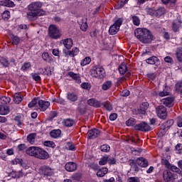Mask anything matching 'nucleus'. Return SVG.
Here are the masks:
<instances>
[{
  "label": "nucleus",
  "instance_id": "1",
  "mask_svg": "<svg viewBox=\"0 0 182 182\" xmlns=\"http://www.w3.org/2000/svg\"><path fill=\"white\" fill-rule=\"evenodd\" d=\"M43 6V4L41 1H33L28 6V12L26 14V18L32 22L36 21L39 16L46 15V11L41 8Z\"/></svg>",
  "mask_w": 182,
  "mask_h": 182
},
{
  "label": "nucleus",
  "instance_id": "2",
  "mask_svg": "<svg viewBox=\"0 0 182 182\" xmlns=\"http://www.w3.org/2000/svg\"><path fill=\"white\" fill-rule=\"evenodd\" d=\"M134 36L141 43H151L154 39L153 34L147 28H136L134 31Z\"/></svg>",
  "mask_w": 182,
  "mask_h": 182
},
{
  "label": "nucleus",
  "instance_id": "3",
  "mask_svg": "<svg viewBox=\"0 0 182 182\" xmlns=\"http://www.w3.org/2000/svg\"><path fill=\"white\" fill-rule=\"evenodd\" d=\"M26 154L40 159V160H47L49 157V154L43 149L38 146H30L26 150Z\"/></svg>",
  "mask_w": 182,
  "mask_h": 182
},
{
  "label": "nucleus",
  "instance_id": "4",
  "mask_svg": "<svg viewBox=\"0 0 182 182\" xmlns=\"http://www.w3.org/2000/svg\"><path fill=\"white\" fill-rule=\"evenodd\" d=\"M90 75L92 77H97L98 79H103L106 76L105 68L100 65H94L90 70Z\"/></svg>",
  "mask_w": 182,
  "mask_h": 182
},
{
  "label": "nucleus",
  "instance_id": "5",
  "mask_svg": "<svg viewBox=\"0 0 182 182\" xmlns=\"http://www.w3.org/2000/svg\"><path fill=\"white\" fill-rule=\"evenodd\" d=\"M38 173L43 177H50L55 174V169L50 168L49 166L43 165L38 169Z\"/></svg>",
  "mask_w": 182,
  "mask_h": 182
},
{
  "label": "nucleus",
  "instance_id": "6",
  "mask_svg": "<svg viewBox=\"0 0 182 182\" xmlns=\"http://www.w3.org/2000/svg\"><path fill=\"white\" fill-rule=\"evenodd\" d=\"M48 36H50L51 39H59V38L62 36V34L56 26L50 25L48 28Z\"/></svg>",
  "mask_w": 182,
  "mask_h": 182
},
{
  "label": "nucleus",
  "instance_id": "7",
  "mask_svg": "<svg viewBox=\"0 0 182 182\" xmlns=\"http://www.w3.org/2000/svg\"><path fill=\"white\" fill-rule=\"evenodd\" d=\"M156 112L158 117L164 120L167 117V109L163 106L159 105L156 108Z\"/></svg>",
  "mask_w": 182,
  "mask_h": 182
},
{
  "label": "nucleus",
  "instance_id": "8",
  "mask_svg": "<svg viewBox=\"0 0 182 182\" xmlns=\"http://www.w3.org/2000/svg\"><path fill=\"white\" fill-rule=\"evenodd\" d=\"M163 178L165 182H174L176 180L174 174L168 170L163 172Z\"/></svg>",
  "mask_w": 182,
  "mask_h": 182
},
{
  "label": "nucleus",
  "instance_id": "9",
  "mask_svg": "<svg viewBox=\"0 0 182 182\" xmlns=\"http://www.w3.org/2000/svg\"><path fill=\"white\" fill-rule=\"evenodd\" d=\"M161 105L166 106V107H173L174 106V97H168L161 100Z\"/></svg>",
  "mask_w": 182,
  "mask_h": 182
},
{
  "label": "nucleus",
  "instance_id": "10",
  "mask_svg": "<svg viewBox=\"0 0 182 182\" xmlns=\"http://www.w3.org/2000/svg\"><path fill=\"white\" fill-rule=\"evenodd\" d=\"M135 130H139L140 132H149L151 130L150 125L146 122H142L139 124L135 125Z\"/></svg>",
  "mask_w": 182,
  "mask_h": 182
},
{
  "label": "nucleus",
  "instance_id": "11",
  "mask_svg": "<svg viewBox=\"0 0 182 182\" xmlns=\"http://www.w3.org/2000/svg\"><path fill=\"white\" fill-rule=\"evenodd\" d=\"M38 106L41 112H45L50 106V102L43 100H38Z\"/></svg>",
  "mask_w": 182,
  "mask_h": 182
},
{
  "label": "nucleus",
  "instance_id": "12",
  "mask_svg": "<svg viewBox=\"0 0 182 182\" xmlns=\"http://www.w3.org/2000/svg\"><path fill=\"white\" fill-rule=\"evenodd\" d=\"M146 63H148V65H156V66H159V65H160V60L156 56H151L146 60Z\"/></svg>",
  "mask_w": 182,
  "mask_h": 182
},
{
  "label": "nucleus",
  "instance_id": "13",
  "mask_svg": "<svg viewBox=\"0 0 182 182\" xmlns=\"http://www.w3.org/2000/svg\"><path fill=\"white\" fill-rule=\"evenodd\" d=\"M65 168L66 171H76L77 169V165L75 162H68L65 164Z\"/></svg>",
  "mask_w": 182,
  "mask_h": 182
},
{
  "label": "nucleus",
  "instance_id": "14",
  "mask_svg": "<svg viewBox=\"0 0 182 182\" xmlns=\"http://www.w3.org/2000/svg\"><path fill=\"white\" fill-rule=\"evenodd\" d=\"M87 134L88 138L91 139H96L100 134V131L97 129H92L88 132Z\"/></svg>",
  "mask_w": 182,
  "mask_h": 182
},
{
  "label": "nucleus",
  "instance_id": "15",
  "mask_svg": "<svg viewBox=\"0 0 182 182\" xmlns=\"http://www.w3.org/2000/svg\"><path fill=\"white\" fill-rule=\"evenodd\" d=\"M135 162L138 166H139V167H147V166H149V161L143 157L138 158Z\"/></svg>",
  "mask_w": 182,
  "mask_h": 182
},
{
  "label": "nucleus",
  "instance_id": "16",
  "mask_svg": "<svg viewBox=\"0 0 182 182\" xmlns=\"http://www.w3.org/2000/svg\"><path fill=\"white\" fill-rule=\"evenodd\" d=\"M68 76H70V77H72V79H73V80H75L76 83H82V80L80 79V75L79 74H76L73 72H69Z\"/></svg>",
  "mask_w": 182,
  "mask_h": 182
},
{
  "label": "nucleus",
  "instance_id": "17",
  "mask_svg": "<svg viewBox=\"0 0 182 182\" xmlns=\"http://www.w3.org/2000/svg\"><path fill=\"white\" fill-rule=\"evenodd\" d=\"M149 109V103L147 102H143L140 107L139 109H138V113L139 114H146V110Z\"/></svg>",
  "mask_w": 182,
  "mask_h": 182
},
{
  "label": "nucleus",
  "instance_id": "18",
  "mask_svg": "<svg viewBox=\"0 0 182 182\" xmlns=\"http://www.w3.org/2000/svg\"><path fill=\"white\" fill-rule=\"evenodd\" d=\"M0 5L2 6H7L8 8H14L15 6V3L11 0H2L0 1Z\"/></svg>",
  "mask_w": 182,
  "mask_h": 182
},
{
  "label": "nucleus",
  "instance_id": "19",
  "mask_svg": "<svg viewBox=\"0 0 182 182\" xmlns=\"http://www.w3.org/2000/svg\"><path fill=\"white\" fill-rule=\"evenodd\" d=\"M180 28H181V23L178 20H174L172 23V30L174 32H178Z\"/></svg>",
  "mask_w": 182,
  "mask_h": 182
},
{
  "label": "nucleus",
  "instance_id": "20",
  "mask_svg": "<svg viewBox=\"0 0 182 182\" xmlns=\"http://www.w3.org/2000/svg\"><path fill=\"white\" fill-rule=\"evenodd\" d=\"M87 105L92 106L93 107H100L102 103L95 99H90L87 101Z\"/></svg>",
  "mask_w": 182,
  "mask_h": 182
},
{
  "label": "nucleus",
  "instance_id": "21",
  "mask_svg": "<svg viewBox=\"0 0 182 182\" xmlns=\"http://www.w3.org/2000/svg\"><path fill=\"white\" fill-rule=\"evenodd\" d=\"M63 45L66 49H71L73 46V40L72 38H66L63 40Z\"/></svg>",
  "mask_w": 182,
  "mask_h": 182
},
{
  "label": "nucleus",
  "instance_id": "22",
  "mask_svg": "<svg viewBox=\"0 0 182 182\" xmlns=\"http://www.w3.org/2000/svg\"><path fill=\"white\" fill-rule=\"evenodd\" d=\"M23 100V97L21 95V92L15 93L14 95V102L16 103V105H19L21 102Z\"/></svg>",
  "mask_w": 182,
  "mask_h": 182
},
{
  "label": "nucleus",
  "instance_id": "23",
  "mask_svg": "<svg viewBox=\"0 0 182 182\" xmlns=\"http://www.w3.org/2000/svg\"><path fill=\"white\" fill-rule=\"evenodd\" d=\"M10 176H11L12 178H21V177H23V172L22 171L18 172L13 171L10 173Z\"/></svg>",
  "mask_w": 182,
  "mask_h": 182
},
{
  "label": "nucleus",
  "instance_id": "24",
  "mask_svg": "<svg viewBox=\"0 0 182 182\" xmlns=\"http://www.w3.org/2000/svg\"><path fill=\"white\" fill-rule=\"evenodd\" d=\"M62 131L60 129H53L50 132V136H51L53 139H58V137H60V134Z\"/></svg>",
  "mask_w": 182,
  "mask_h": 182
},
{
  "label": "nucleus",
  "instance_id": "25",
  "mask_svg": "<svg viewBox=\"0 0 182 182\" xmlns=\"http://www.w3.org/2000/svg\"><path fill=\"white\" fill-rule=\"evenodd\" d=\"M109 172V169L107 168H102L97 171V177H105L106 174Z\"/></svg>",
  "mask_w": 182,
  "mask_h": 182
},
{
  "label": "nucleus",
  "instance_id": "26",
  "mask_svg": "<svg viewBox=\"0 0 182 182\" xmlns=\"http://www.w3.org/2000/svg\"><path fill=\"white\" fill-rule=\"evenodd\" d=\"M176 56L178 62L182 63V47H179L176 49Z\"/></svg>",
  "mask_w": 182,
  "mask_h": 182
},
{
  "label": "nucleus",
  "instance_id": "27",
  "mask_svg": "<svg viewBox=\"0 0 182 182\" xmlns=\"http://www.w3.org/2000/svg\"><path fill=\"white\" fill-rule=\"evenodd\" d=\"M9 113V107L6 105H0V114L5 115Z\"/></svg>",
  "mask_w": 182,
  "mask_h": 182
},
{
  "label": "nucleus",
  "instance_id": "28",
  "mask_svg": "<svg viewBox=\"0 0 182 182\" xmlns=\"http://www.w3.org/2000/svg\"><path fill=\"white\" fill-rule=\"evenodd\" d=\"M36 139V133H32L28 135L27 136V141L30 144H33L35 143V140Z\"/></svg>",
  "mask_w": 182,
  "mask_h": 182
},
{
  "label": "nucleus",
  "instance_id": "29",
  "mask_svg": "<svg viewBox=\"0 0 182 182\" xmlns=\"http://www.w3.org/2000/svg\"><path fill=\"white\" fill-rule=\"evenodd\" d=\"M129 166H131V168H132L133 171L137 172L139 171V166H137V164L136 163V161H134V160H132L130 159L129 161Z\"/></svg>",
  "mask_w": 182,
  "mask_h": 182
},
{
  "label": "nucleus",
  "instance_id": "30",
  "mask_svg": "<svg viewBox=\"0 0 182 182\" xmlns=\"http://www.w3.org/2000/svg\"><path fill=\"white\" fill-rule=\"evenodd\" d=\"M77 53H79V48L75 47L72 49V50H69L68 52V55L70 56V58H75Z\"/></svg>",
  "mask_w": 182,
  "mask_h": 182
},
{
  "label": "nucleus",
  "instance_id": "31",
  "mask_svg": "<svg viewBox=\"0 0 182 182\" xmlns=\"http://www.w3.org/2000/svg\"><path fill=\"white\" fill-rule=\"evenodd\" d=\"M112 85L113 82H112V81H106L102 84V90H109Z\"/></svg>",
  "mask_w": 182,
  "mask_h": 182
},
{
  "label": "nucleus",
  "instance_id": "32",
  "mask_svg": "<svg viewBox=\"0 0 182 182\" xmlns=\"http://www.w3.org/2000/svg\"><path fill=\"white\" fill-rule=\"evenodd\" d=\"M67 98L70 102H76V100H77V95L75 93L68 92L67 94Z\"/></svg>",
  "mask_w": 182,
  "mask_h": 182
},
{
  "label": "nucleus",
  "instance_id": "33",
  "mask_svg": "<svg viewBox=\"0 0 182 182\" xmlns=\"http://www.w3.org/2000/svg\"><path fill=\"white\" fill-rule=\"evenodd\" d=\"M165 14H166V9L161 7L156 10L155 16L160 18V16L164 15Z\"/></svg>",
  "mask_w": 182,
  "mask_h": 182
},
{
  "label": "nucleus",
  "instance_id": "34",
  "mask_svg": "<svg viewBox=\"0 0 182 182\" xmlns=\"http://www.w3.org/2000/svg\"><path fill=\"white\" fill-rule=\"evenodd\" d=\"M119 29L120 28H118L116 26H114V24H112L109 29V34L116 35V33L119 32Z\"/></svg>",
  "mask_w": 182,
  "mask_h": 182
},
{
  "label": "nucleus",
  "instance_id": "35",
  "mask_svg": "<svg viewBox=\"0 0 182 182\" xmlns=\"http://www.w3.org/2000/svg\"><path fill=\"white\" fill-rule=\"evenodd\" d=\"M168 129H166L163 125H161L160 129L158 131V134L159 137H163L167 133Z\"/></svg>",
  "mask_w": 182,
  "mask_h": 182
},
{
  "label": "nucleus",
  "instance_id": "36",
  "mask_svg": "<svg viewBox=\"0 0 182 182\" xmlns=\"http://www.w3.org/2000/svg\"><path fill=\"white\" fill-rule=\"evenodd\" d=\"M119 72L120 75H124L127 72V65L126 64H121L119 66Z\"/></svg>",
  "mask_w": 182,
  "mask_h": 182
},
{
  "label": "nucleus",
  "instance_id": "37",
  "mask_svg": "<svg viewBox=\"0 0 182 182\" xmlns=\"http://www.w3.org/2000/svg\"><path fill=\"white\" fill-rule=\"evenodd\" d=\"M11 102V97H5L3 96L0 98V103H1V105H8V103Z\"/></svg>",
  "mask_w": 182,
  "mask_h": 182
},
{
  "label": "nucleus",
  "instance_id": "38",
  "mask_svg": "<svg viewBox=\"0 0 182 182\" xmlns=\"http://www.w3.org/2000/svg\"><path fill=\"white\" fill-rule=\"evenodd\" d=\"M174 124V120L173 119H169L166 121L165 123L162 124V125L168 130L171 126Z\"/></svg>",
  "mask_w": 182,
  "mask_h": 182
},
{
  "label": "nucleus",
  "instance_id": "39",
  "mask_svg": "<svg viewBox=\"0 0 182 182\" xmlns=\"http://www.w3.org/2000/svg\"><path fill=\"white\" fill-rule=\"evenodd\" d=\"M63 123L66 127H72L75 124V121L72 119H67L64 120Z\"/></svg>",
  "mask_w": 182,
  "mask_h": 182
},
{
  "label": "nucleus",
  "instance_id": "40",
  "mask_svg": "<svg viewBox=\"0 0 182 182\" xmlns=\"http://www.w3.org/2000/svg\"><path fill=\"white\" fill-rule=\"evenodd\" d=\"M159 97H164V96H170V92L167 91V87H165L163 91L159 92Z\"/></svg>",
  "mask_w": 182,
  "mask_h": 182
},
{
  "label": "nucleus",
  "instance_id": "41",
  "mask_svg": "<svg viewBox=\"0 0 182 182\" xmlns=\"http://www.w3.org/2000/svg\"><path fill=\"white\" fill-rule=\"evenodd\" d=\"M36 105H39V99L34 98L28 105L29 109H32V107H35Z\"/></svg>",
  "mask_w": 182,
  "mask_h": 182
},
{
  "label": "nucleus",
  "instance_id": "42",
  "mask_svg": "<svg viewBox=\"0 0 182 182\" xmlns=\"http://www.w3.org/2000/svg\"><path fill=\"white\" fill-rule=\"evenodd\" d=\"M109 160V156H105L100 159L99 161L100 166H105V164H107Z\"/></svg>",
  "mask_w": 182,
  "mask_h": 182
},
{
  "label": "nucleus",
  "instance_id": "43",
  "mask_svg": "<svg viewBox=\"0 0 182 182\" xmlns=\"http://www.w3.org/2000/svg\"><path fill=\"white\" fill-rule=\"evenodd\" d=\"M9 18H11V12H9V11H4L2 14V19H4V21H8Z\"/></svg>",
  "mask_w": 182,
  "mask_h": 182
},
{
  "label": "nucleus",
  "instance_id": "44",
  "mask_svg": "<svg viewBox=\"0 0 182 182\" xmlns=\"http://www.w3.org/2000/svg\"><path fill=\"white\" fill-rule=\"evenodd\" d=\"M90 62H92L90 57H86L81 61V66H86V65H89Z\"/></svg>",
  "mask_w": 182,
  "mask_h": 182
},
{
  "label": "nucleus",
  "instance_id": "45",
  "mask_svg": "<svg viewBox=\"0 0 182 182\" xmlns=\"http://www.w3.org/2000/svg\"><path fill=\"white\" fill-rule=\"evenodd\" d=\"M102 105V106H104L106 110L110 111L113 109V107L112 106V104H110V102H103Z\"/></svg>",
  "mask_w": 182,
  "mask_h": 182
},
{
  "label": "nucleus",
  "instance_id": "46",
  "mask_svg": "<svg viewBox=\"0 0 182 182\" xmlns=\"http://www.w3.org/2000/svg\"><path fill=\"white\" fill-rule=\"evenodd\" d=\"M168 168L171 170V171H173V173H177V174H178V173H181V169H179L178 167L174 165H171V166L168 167Z\"/></svg>",
  "mask_w": 182,
  "mask_h": 182
},
{
  "label": "nucleus",
  "instance_id": "47",
  "mask_svg": "<svg viewBox=\"0 0 182 182\" xmlns=\"http://www.w3.org/2000/svg\"><path fill=\"white\" fill-rule=\"evenodd\" d=\"M132 22L134 25H135L136 26H139V25H140V18L137 16H133Z\"/></svg>",
  "mask_w": 182,
  "mask_h": 182
},
{
  "label": "nucleus",
  "instance_id": "48",
  "mask_svg": "<svg viewBox=\"0 0 182 182\" xmlns=\"http://www.w3.org/2000/svg\"><path fill=\"white\" fill-rule=\"evenodd\" d=\"M146 12L151 16H156V9L154 8H146Z\"/></svg>",
  "mask_w": 182,
  "mask_h": 182
},
{
  "label": "nucleus",
  "instance_id": "49",
  "mask_svg": "<svg viewBox=\"0 0 182 182\" xmlns=\"http://www.w3.org/2000/svg\"><path fill=\"white\" fill-rule=\"evenodd\" d=\"M81 87L85 90H90L92 89V85L89 82H83L81 84Z\"/></svg>",
  "mask_w": 182,
  "mask_h": 182
},
{
  "label": "nucleus",
  "instance_id": "50",
  "mask_svg": "<svg viewBox=\"0 0 182 182\" xmlns=\"http://www.w3.org/2000/svg\"><path fill=\"white\" fill-rule=\"evenodd\" d=\"M100 150L104 153H107V151H110V146L107 144L102 145L100 147Z\"/></svg>",
  "mask_w": 182,
  "mask_h": 182
},
{
  "label": "nucleus",
  "instance_id": "51",
  "mask_svg": "<svg viewBox=\"0 0 182 182\" xmlns=\"http://www.w3.org/2000/svg\"><path fill=\"white\" fill-rule=\"evenodd\" d=\"M44 146H46V147H52L53 149H54V147H56V144H55V142L50 141H44Z\"/></svg>",
  "mask_w": 182,
  "mask_h": 182
},
{
  "label": "nucleus",
  "instance_id": "52",
  "mask_svg": "<svg viewBox=\"0 0 182 182\" xmlns=\"http://www.w3.org/2000/svg\"><path fill=\"white\" fill-rule=\"evenodd\" d=\"M21 42V38L16 36H13L12 37V45H18Z\"/></svg>",
  "mask_w": 182,
  "mask_h": 182
},
{
  "label": "nucleus",
  "instance_id": "53",
  "mask_svg": "<svg viewBox=\"0 0 182 182\" xmlns=\"http://www.w3.org/2000/svg\"><path fill=\"white\" fill-rule=\"evenodd\" d=\"M127 126H134L136 124V119L134 118H129L127 122H126Z\"/></svg>",
  "mask_w": 182,
  "mask_h": 182
},
{
  "label": "nucleus",
  "instance_id": "54",
  "mask_svg": "<svg viewBox=\"0 0 182 182\" xmlns=\"http://www.w3.org/2000/svg\"><path fill=\"white\" fill-rule=\"evenodd\" d=\"M176 92L178 93H181L182 92V82H177L175 85Z\"/></svg>",
  "mask_w": 182,
  "mask_h": 182
},
{
  "label": "nucleus",
  "instance_id": "55",
  "mask_svg": "<svg viewBox=\"0 0 182 182\" xmlns=\"http://www.w3.org/2000/svg\"><path fill=\"white\" fill-rule=\"evenodd\" d=\"M123 23V19L118 18L114 23V26H117L118 29H120V26H122V24Z\"/></svg>",
  "mask_w": 182,
  "mask_h": 182
},
{
  "label": "nucleus",
  "instance_id": "56",
  "mask_svg": "<svg viewBox=\"0 0 182 182\" xmlns=\"http://www.w3.org/2000/svg\"><path fill=\"white\" fill-rule=\"evenodd\" d=\"M29 68H31V63H25L21 67V70L25 72V70H28Z\"/></svg>",
  "mask_w": 182,
  "mask_h": 182
},
{
  "label": "nucleus",
  "instance_id": "57",
  "mask_svg": "<svg viewBox=\"0 0 182 182\" xmlns=\"http://www.w3.org/2000/svg\"><path fill=\"white\" fill-rule=\"evenodd\" d=\"M31 76H32L33 80H36V82H41V76H39V74L32 73Z\"/></svg>",
  "mask_w": 182,
  "mask_h": 182
},
{
  "label": "nucleus",
  "instance_id": "58",
  "mask_svg": "<svg viewBox=\"0 0 182 182\" xmlns=\"http://www.w3.org/2000/svg\"><path fill=\"white\" fill-rule=\"evenodd\" d=\"M0 62L3 66H5V68H8V66H9V61H8V60L6 58H1Z\"/></svg>",
  "mask_w": 182,
  "mask_h": 182
},
{
  "label": "nucleus",
  "instance_id": "59",
  "mask_svg": "<svg viewBox=\"0 0 182 182\" xmlns=\"http://www.w3.org/2000/svg\"><path fill=\"white\" fill-rule=\"evenodd\" d=\"M121 96L124 97H127V96H130V91L128 90H124L121 92Z\"/></svg>",
  "mask_w": 182,
  "mask_h": 182
},
{
  "label": "nucleus",
  "instance_id": "60",
  "mask_svg": "<svg viewBox=\"0 0 182 182\" xmlns=\"http://www.w3.org/2000/svg\"><path fill=\"white\" fill-rule=\"evenodd\" d=\"M162 164L164 166H166V168H168L171 166V164H170V162L167 159H162Z\"/></svg>",
  "mask_w": 182,
  "mask_h": 182
},
{
  "label": "nucleus",
  "instance_id": "61",
  "mask_svg": "<svg viewBox=\"0 0 182 182\" xmlns=\"http://www.w3.org/2000/svg\"><path fill=\"white\" fill-rule=\"evenodd\" d=\"M128 182H140V179L138 177H130L127 180Z\"/></svg>",
  "mask_w": 182,
  "mask_h": 182
},
{
  "label": "nucleus",
  "instance_id": "62",
  "mask_svg": "<svg viewBox=\"0 0 182 182\" xmlns=\"http://www.w3.org/2000/svg\"><path fill=\"white\" fill-rule=\"evenodd\" d=\"M50 58L48 53H43L42 54V59L45 60V62H48V59Z\"/></svg>",
  "mask_w": 182,
  "mask_h": 182
},
{
  "label": "nucleus",
  "instance_id": "63",
  "mask_svg": "<svg viewBox=\"0 0 182 182\" xmlns=\"http://www.w3.org/2000/svg\"><path fill=\"white\" fill-rule=\"evenodd\" d=\"M164 61L166 63H173V58L170 56H166L164 58Z\"/></svg>",
  "mask_w": 182,
  "mask_h": 182
},
{
  "label": "nucleus",
  "instance_id": "64",
  "mask_svg": "<svg viewBox=\"0 0 182 182\" xmlns=\"http://www.w3.org/2000/svg\"><path fill=\"white\" fill-rule=\"evenodd\" d=\"M176 123H177L178 127H182V118H181V117H179L177 118Z\"/></svg>",
  "mask_w": 182,
  "mask_h": 182
}]
</instances>
